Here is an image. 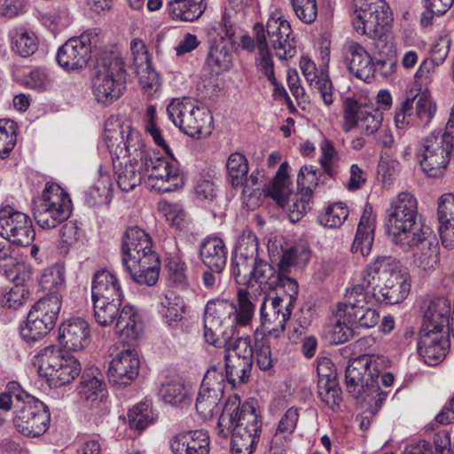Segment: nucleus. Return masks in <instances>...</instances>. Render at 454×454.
<instances>
[{
	"label": "nucleus",
	"instance_id": "72a5a7b5",
	"mask_svg": "<svg viewBox=\"0 0 454 454\" xmlns=\"http://www.w3.org/2000/svg\"><path fill=\"white\" fill-rule=\"evenodd\" d=\"M437 215L442 225L439 228L443 247H454V194H443L439 199Z\"/></svg>",
	"mask_w": 454,
	"mask_h": 454
},
{
	"label": "nucleus",
	"instance_id": "cd10ccee",
	"mask_svg": "<svg viewBox=\"0 0 454 454\" xmlns=\"http://www.w3.org/2000/svg\"><path fill=\"white\" fill-rule=\"evenodd\" d=\"M423 320L419 332L442 333L449 327L452 305L445 297H433L424 301Z\"/></svg>",
	"mask_w": 454,
	"mask_h": 454
},
{
	"label": "nucleus",
	"instance_id": "473e14b6",
	"mask_svg": "<svg viewBox=\"0 0 454 454\" xmlns=\"http://www.w3.org/2000/svg\"><path fill=\"white\" fill-rule=\"evenodd\" d=\"M227 248L218 237H208L200 246L202 262L213 272L221 273L227 262Z\"/></svg>",
	"mask_w": 454,
	"mask_h": 454
},
{
	"label": "nucleus",
	"instance_id": "ddd939ff",
	"mask_svg": "<svg viewBox=\"0 0 454 454\" xmlns=\"http://www.w3.org/2000/svg\"><path fill=\"white\" fill-rule=\"evenodd\" d=\"M288 164L283 162L272 182L263 190L265 196L272 198L278 206L286 208L291 222L296 223L310 208V199L303 192L293 193L289 188Z\"/></svg>",
	"mask_w": 454,
	"mask_h": 454
},
{
	"label": "nucleus",
	"instance_id": "bf43d9fd",
	"mask_svg": "<svg viewBox=\"0 0 454 454\" xmlns=\"http://www.w3.org/2000/svg\"><path fill=\"white\" fill-rule=\"evenodd\" d=\"M335 322L329 327L328 334L331 341L333 343H343L353 335V326L348 323V319L337 316V310L334 312Z\"/></svg>",
	"mask_w": 454,
	"mask_h": 454
},
{
	"label": "nucleus",
	"instance_id": "f3484780",
	"mask_svg": "<svg viewBox=\"0 0 454 454\" xmlns=\"http://www.w3.org/2000/svg\"><path fill=\"white\" fill-rule=\"evenodd\" d=\"M368 296L364 285L347 289L344 301L337 305V316L348 319L353 328L374 327L380 321V315L367 306Z\"/></svg>",
	"mask_w": 454,
	"mask_h": 454
},
{
	"label": "nucleus",
	"instance_id": "3c124183",
	"mask_svg": "<svg viewBox=\"0 0 454 454\" xmlns=\"http://www.w3.org/2000/svg\"><path fill=\"white\" fill-rule=\"evenodd\" d=\"M318 395L328 407L334 409L341 402V391L339 387L337 380L328 381L327 380H318Z\"/></svg>",
	"mask_w": 454,
	"mask_h": 454
},
{
	"label": "nucleus",
	"instance_id": "58836bf2",
	"mask_svg": "<svg viewBox=\"0 0 454 454\" xmlns=\"http://www.w3.org/2000/svg\"><path fill=\"white\" fill-rule=\"evenodd\" d=\"M161 269L160 254L154 248L152 237L144 231V283L154 286Z\"/></svg>",
	"mask_w": 454,
	"mask_h": 454
},
{
	"label": "nucleus",
	"instance_id": "9d476101",
	"mask_svg": "<svg viewBox=\"0 0 454 454\" xmlns=\"http://www.w3.org/2000/svg\"><path fill=\"white\" fill-rule=\"evenodd\" d=\"M352 26L356 33L382 41L387 34L389 7L385 0H353Z\"/></svg>",
	"mask_w": 454,
	"mask_h": 454
},
{
	"label": "nucleus",
	"instance_id": "393cba45",
	"mask_svg": "<svg viewBox=\"0 0 454 454\" xmlns=\"http://www.w3.org/2000/svg\"><path fill=\"white\" fill-rule=\"evenodd\" d=\"M293 305L286 302V299L277 296L268 300L265 298L261 309V322L263 330L269 336L279 338L286 327V323L290 318Z\"/></svg>",
	"mask_w": 454,
	"mask_h": 454
},
{
	"label": "nucleus",
	"instance_id": "4468645a",
	"mask_svg": "<svg viewBox=\"0 0 454 454\" xmlns=\"http://www.w3.org/2000/svg\"><path fill=\"white\" fill-rule=\"evenodd\" d=\"M82 371L79 360L73 355L53 346L45 348L41 353L38 372L46 378L49 386L59 387L72 382Z\"/></svg>",
	"mask_w": 454,
	"mask_h": 454
},
{
	"label": "nucleus",
	"instance_id": "423d86ee",
	"mask_svg": "<svg viewBox=\"0 0 454 454\" xmlns=\"http://www.w3.org/2000/svg\"><path fill=\"white\" fill-rule=\"evenodd\" d=\"M262 422L255 409L249 403L241 405L240 399L230 397L223 409L218 420V434L226 438L229 434L259 438Z\"/></svg>",
	"mask_w": 454,
	"mask_h": 454
},
{
	"label": "nucleus",
	"instance_id": "a211bd4d",
	"mask_svg": "<svg viewBox=\"0 0 454 454\" xmlns=\"http://www.w3.org/2000/svg\"><path fill=\"white\" fill-rule=\"evenodd\" d=\"M257 26L262 27L264 37L268 44L271 45L276 57L281 60H286L296 55L297 41L290 23L279 11H275L270 14L266 25L257 22L254 25L253 29Z\"/></svg>",
	"mask_w": 454,
	"mask_h": 454
},
{
	"label": "nucleus",
	"instance_id": "09e8293b",
	"mask_svg": "<svg viewBox=\"0 0 454 454\" xmlns=\"http://www.w3.org/2000/svg\"><path fill=\"white\" fill-rule=\"evenodd\" d=\"M64 273L59 267H51L44 270L39 280V286L43 291H47L46 296L59 294V289L64 285Z\"/></svg>",
	"mask_w": 454,
	"mask_h": 454
},
{
	"label": "nucleus",
	"instance_id": "2eb2a0df",
	"mask_svg": "<svg viewBox=\"0 0 454 454\" xmlns=\"http://www.w3.org/2000/svg\"><path fill=\"white\" fill-rule=\"evenodd\" d=\"M345 384L348 392L361 404L381 402L386 395L379 392L370 370V360L366 356H357L349 360L345 371Z\"/></svg>",
	"mask_w": 454,
	"mask_h": 454
},
{
	"label": "nucleus",
	"instance_id": "8fccbe9b",
	"mask_svg": "<svg viewBox=\"0 0 454 454\" xmlns=\"http://www.w3.org/2000/svg\"><path fill=\"white\" fill-rule=\"evenodd\" d=\"M163 315L168 325L182 320L184 309V301L179 295L170 294L166 295L165 301L161 302Z\"/></svg>",
	"mask_w": 454,
	"mask_h": 454
},
{
	"label": "nucleus",
	"instance_id": "79ce46f5",
	"mask_svg": "<svg viewBox=\"0 0 454 454\" xmlns=\"http://www.w3.org/2000/svg\"><path fill=\"white\" fill-rule=\"evenodd\" d=\"M248 170V160L243 153L235 152L229 155L226 171L228 182L232 187H239L244 184Z\"/></svg>",
	"mask_w": 454,
	"mask_h": 454
},
{
	"label": "nucleus",
	"instance_id": "774afa93",
	"mask_svg": "<svg viewBox=\"0 0 454 454\" xmlns=\"http://www.w3.org/2000/svg\"><path fill=\"white\" fill-rule=\"evenodd\" d=\"M119 286L116 277L106 270H98L92 279V295L107 291L110 287Z\"/></svg>",
	"mask_w": 454,
	"mask_h": 454
},
{
	"label": "nucleus",
	"instance_id": "f704fd0d",
	"mask_svg": "<svg viewBox=\"0 0 454 454\" xmlns=\"http://www.w3.org/2000/svg\"><path fill=\"white\" fill-rule=\"evenodd\" d=\"M300 67L309 86L317 90L325 105L330 106L333 102L332 93V82L326 74L318 73L313 61L306 57H302Z\"/></svg>",
	"mask_w": 454,
	"mask_h": 454
},
{
	"label": "nucleus",
	"instance_id": "864d4df0",
	"mask_svg": "<svg viewBox=\"0 0 454 454\" xmlns=\"http://www.w3.org/2000/svg\"><path fill=\"white\" fill-rule=\"evenodd\" d=\"M224 348V355H230V356H238L246 360L254 361V348L251 343V339L247 338H237L234 341L232 339L228 341V344Z\"/></svg>",
	"mask_w": 454,
	"mask_h": 454
},
{
	"label": "nucleus",
	"instance_id": "a18cd8bd",
	"mask_svg": "<svg viewBox=\"0 0 454 454\" xmlns=\"http://www.w3.org/2000/svg\"><path fill=\"white\" fill-rule=\"evenodd\" d=\"M117 184L121 191L125 192L140 185L142 184V164L137 163L136 165L134 161H129V164L126 163L124 170L118 173Z\"/></svg>",
	"mask_w": 454,
	"mask_h": 454
},
{
	"label": "nucleus",
	"instance_id": "9b49d317",
	"mask_svg": "<svg viewBox=\"0 0 454 454\" xmlns=\"http://www.w3.org/2000/svg\"><path fill=\"white\" fill-rule=\"evenodd\" d=\"M15 395L13 424L18 432L27 437L43 435L49 429L51 423L49 408L31 395Z\"/></svg>",
	"mask_w": 454,
	"mask_h": 454
},
{
	"label": "nucleus",
	"instance_id": "7ed1b4c3",
	"mask_svg": "<svg viewBox=\"0 0 454 454\" xmlns=\"http://www.w3.org/2000/svg\"><path fill=\"white\" fill-rule=\"evenodd\" d=\"M387 215V234L399 248H408L414 237L430 228L421 220L417 199L407 192H400L393 200Z\"/></svg>",
	"mask_w": 454,
	"mask_h": 454
},
{
	"label": "nucleus",
	"instance_id": "5fc2aeb1",
	"mask_svg": "<svg viewBox=\"0 0 454 454\" xmlns=\"http://www.w3.org/2000/svg\"><path fill=\"white\" fill-rule=\"evenodd\" d=\"M295 16L305 24L313 23L317 17V0H290Z\"/></svg>",
	"mask_w": 454,
	"mask_h": 454
},
{
	"label": "nucleus",
	"instance_id": "1a4fd4ad",
	"mask_svg": "<svg viewBox=\"0 0 454 454\" xmlns=\"http://www.w3.org/2000/svg\"><path fill=\"white\" fill-rule=\"evenodd\" d=\"M167 113L173 123L191 137L200 138L211 133L213 118L209 111L189 98L172 99Z\"/></svg>",
	"mask_w": 454,
	"mask_h": 454
},
{
	"label": "nucleus",
	"instance_id": "a878e982",
	"mask_svg": "<svg viewBox=\"0 0 454 454\" xmlns=\"http://www.w3.org/2000/svg\"><path fill=\"white\" fill-rule=\"evenodd\" d=\"M142 229L136 225L128 227L121 239L122 263L130 278L142 283Z\"/></svg>",
	"mask_w": 454,
	"mask_h": 454
},
{
	"label": "nucleus",
	"instance_id": "e433bc0d",
	"mask_svg": "<svg viewBox=\"0 0 454 454\" xmlns=\"http://www.w3.org/2000/svg\"><path fill=\"white\" fill-rule=\"evenodd\" d=\"M254 32L257 45V56L255 57V65L258 72L263 74L271 84H277V79L274 74V63L271 53L269 49L268 42L263 35V29L261 26L255 27Z\"/></svg>",
	"mask_w": 454,
	"mask_h": 454
},
{
	"label": "nucleus",
	"instance_id": "412c9836",
	"mask_svg": "<svg viewBox=\"0 0 454 454\" xmlns=\"http://www.w3.org/2000/svg\"><path fill=\"white\" fill-rule=\"evenodd\" d=\"M0 236L14 245L27 247L35 239V232L27 215L6 207L0 210Z\"/></svg>",
	"mask_w": 454,
	"mask_h": 454
},
{
	"label": "nucleus",
	"instance_id": "a19ab883",
	"mask_svg": "<svg viewBox=\"0 0 454 454\" xmlns=\"http://www.w3.org/2000/svg\"><path fill=\"white\" fill-rule=\"evenodd\" d=\"M168 12L175 20L192 22L204 13L207 4L205 0L185 1L182 4H168Z\"/></svg>",
	"mask_w": 454,
	"mask_h": 454
},
{
	"label": "nucleus",
	"instance_id": "6e6d98bb",
	"mask_svg": "<svg viewBox=\"0 0 454 454\" xmlns=\"http://www.w3.org/2000/svg\"><path fill=\"white\" fill-rule=\"evenodd\" d=\"M12 48L22 58L29 57L37 50L36 37L27 32L16 33L12 37Z\"/></svg>",
	"mask_w": 454,
	"mask_h": 454
},
{
	"label": "nucleus",
	"instance_id": "20e7f679",
	"mask_svg": "<svg viewBox=\"0 0 454 454\" xmlns=\"http://www.w3.org/2000/svg\"><path fill=\"white\" fill-rule=\"evenodd\" d=\"M127 75L124 62L118 52L105 51L97 55L91 88L98 103L108 106L118 100L125 88L123 83Z\"/></svg>",
	"mask_w": 454,
	"mask_h": 454
},
{
	"label": "nucleus",
	"instance_id": "0e129e2a",
	"mask_svg": "<svg viewBox=\"0 0 454 454\" xmlns=\"http://www.w3.org/2000/svg\"><path fill=\"white\" fill-rule=\"evenodd\" d=\"M14 282V286L11 287L7 294L5 304L9 308L16 309L20 307L23 301L28 299L29 292L23 285L24 278L19 276V279L11 278Z\"/></svg>",
	"mask_w": 454,
	"mask_h": 454
},
{
	"label": "nucleus",
	"instance_id": "49530a36",
	"mask_svg": "<svg viewBox=\"0 0 454 454\" xmlns=\"http://www.w3.org/2000/svg\"><path fill=\"white\" fill-rule=\"evenodd\" d=\"M348 215V207L342 202L328 206L325 211L319 215V223L329 228L340 227Z\"/></svg>",
	"mask_w": 454,
	"mask_h": 454
},
{
	"label": "nucleus",
	"instance_id": "69168bd1",
	"mask_svg": "<svg viewBox=\"0 0 454 454\" xmlns=\"http://www.w3.org/2000/svg\"><path fill=\"white\" fill-rule=\"evenodd\" d=\"M322 158L320 160L324 170L329 175L333 176L336 172V161L338 153L331 141L324 139L321 143Z\"/></svg>",
	"mask_w": 454,
	"mask_h": 454
},
{
	"label": "nucleus",
	"instance_id": "338daca9",
	"mask_svg": "<svg viewBox=\"0 0 454 454\" xmlns=\"http://www.w3.org/2000/svg\"><path fill=\"white\" fill-rule=\"evenodd\" d=\"M238 258L248 260L249 262H256L259 261L258 256V243L255 237H247L242 239L236 248V254Z\"/></svg>",
	"mask_w": 454,
	"mask_h": 454
},
{
	"label": "nucleus",
	"instance_id": "f8f14e48",
	"mask_svg": "<svg viewBox=\"0 0 454 454\" xmlns=\"http://www.w3.org/2000/svg\"><path fill=\"white\" fill-rule=\"evenodd\" d=\"M62 305L61 296L42 297L30 309L25 325L20 328L22 339L35 342L45 337L55 326Z\"/></svg>",
	"mask_w": 454,
	"mask_h": 454
},
{
	"label": "nucleus",
	"instance_id": "b1692460",
	"mask_svg": "<svg viewBox=\"0 0 454 454\" xmlns=\"http://www.w3.org/2000/svg\"><path fill=\"white\" fill-rule=\"evenodd\" d=\"M219 29L224 32V35H220L219 39H211L209 41L208 51L206 58V64L212 73L220 74L230 70L233 66V54L231 47L227 37L234 35L232 25L223 15L222 21L219 23Z\"/></svg>",
	"mask_w": 454,
	"mask_h": 454
},
{
	"label": "nucleus",
	"instance_id": "7c9ffc66",
	"mask_svg": "<svg viewBox=\"0 0 454 454\" xmlns=\"http://www.w3.org/2000/svg\"><path fill=\"white\" fill-rule=\"evenodd\" d=\"M210 439L205 430L184 431L169 441L173 454H209Z\"/></svg>",
	"mask_w": 454,
	"mask_h": 454
},
{
	"label": "nucleus",
	"instance_id": "c9c22d12",
	"mask_svg": "<svg viewBox=\"0 0 454 454\" xmlns=\"http://www.w3.org/2000/svg\"><path fill=\"white\" fill-rule=\"evenodd\" d=\"M375 216L372 214V208H364L352 245V251L368 255L374 240Z\"/></svg>",
	"mask_w": 454,
	"mask_h": 454
},
{
	"label": "nucleus",
	"instance_id": "f03ea898",
	"mask_svg": "<svg viewBox=\"0 0 454 454\" xmlns=\"http://www.w3.org/2000/svg\"><path fill=\"white\" fill-rule=\"evenodd\" d=\"M365 293L384 305L400 303L411 290L410 275L399 261L381 255L367 265L364 284Z\"/></svg>",
	"mask_w": 454,
	"mask_h": 454
},
{
	"label": "nucleus",
	"instance_id": "4be33fe9",
	"mask_svg": "<svg viewBox=\"0 0 454 454\" xmlns=\"http://www.w3.org/2000/svg\"><path fill=\"white\" fill-rule=\"evenodd\" d=\"M144 170L147 173L146 186L152 191L171 192L183 185L177 168L162 157H146Z\"/></svg>",
	"mask_w": 454,
	"mask_h": 454
},
{
	"label": "nucleus",
	"instance_id": "dca6fc26",
	"mask_svg": "<svg viewBox=\"0 0 454 454\" xmlns=\"http://www.w3.org/2000/svg\"><path fill=\"white\" fill-rule=\"evenodd\" d=\"M101 38L96 31H86L79 37L67 41L58 51L57 61L67 71L80 70L85 67L91 53L95 58L106 50L101 49Z\"/></svg>",
	"mask_w": 454,
	"mask_h": 454
},
{
	"label": "nucleus",
	"instance_id": "aec40b11",
	"mask_svg": "<svg viewBox=\"0 0 454 454\" xmlns=\"http://www.w3.org/2000/svg\"><path fill=\"white\" fill-rule=\"evenodd\" d=\"M224 376L212 366L206 372L198 394L195 408L203 419H210L219 411V403L224 391Z\"/></svg>",
	"mask_w": 454,
	"mask_h": 454
},
{
	"label": "nucleus",
	"instance_id": "680f3d73",
	"mask_svg": "<svg viewBox=\"0 0 454 454\" xmlns=\"http://www.w3.org/2000/svg\"><path fill=\"white\" fill-rule=\"evenodd\" d=\"M169 280L178 288H186L189 286L186 276V265L178 257H173L168 262Z\"/></svg>",
	"mask_w": 454,
	"mask_h": 454
},
{
	"label": "nucleus",
	"instance_id": "13d9d810",
	"mask_svg": "<svg viewBox=\"0 0 454 454\" xmlns=\"http://www.w3.org/2000/svg\"><path fill=\"white\" fill-rule=\"evenodd\" d=\"M318 175L320 170L312 166L301 167L297 178L298 189L309 197H312L313 188L318 184Z\"/></svg>",
	"mask_w": 454,
	"mask_h": 454
},
{
	"label": "nucleus",
	"instance_id": "4d7b16f0",
	"mask_svg": "<svg viewBox=\"0 0 454 454\" xmlns=\"http://www.w3.org/2000/svg\"><path fill=\"white\" fill-rule=\"evenodd\" d=\"M157 208L171 225L176 226V228L182 227L184 223L186 214L179 204H171L166 200H160L157 204Z\"/></svg>",
	"mask_w": 454,
	"mask_h": 454
},
{
	"label": "nucleus",
	"instance_id": "bb28decb",
	"mask_svg": "<svg viewBox=\"0 0 454 454\" xmlns=\"http://www.w3.org/2000/svg\"><path fill=\"white\" fill-rule=\"evenodd\" d=\"M408 248H401L403 252H412L415 264L423 270L434 269L439 262V247L435 235L431 228L414 237Z\"/></svg>",
	"mask_w": 454,
	"mask_h": 454
},
{
	"label": "nucleus",
	"instance_id": "5701e85b",
	"mask_svg": "<svg viewBox=\"0 0 454 454\" xmlns=\"http://www.w3.org/2000/svg\"><path fill=\"white\" fill-rule=\"evenodd\" d=\"M123 341L128 348L119 352L109 363L107 369V377L110 383L114 385L127 386L130 384L137 376L140 370L139 344L129 345L126 338Z\"/></svg>",
	"mask_w": 454,
	"mask_h": 454
},
{
	"label": "nucleus",
	"instance_id": "603ef678",
	"mask_svg": "<svg viewBox=\"0 0 454 454\" xmlns=\"http://www.w3.org/2000/svg\"><path fill=\"white\" fill-rule=\"evenodd\" d=\"M415 103V113L417 117L425 124H427L434 117L436 112V105L432 100L431 97L421 92L411 98Z\"/></svg>",
	"mask_w": 454,
	"mask_h": 454
},
{
	"label": "nucleus",
	"instance_id": "c85d7f7f",
	"mask_svg": "<svg viewBox=\"0 0 454 454\" xmlns=\"http://www.w3.org/2000/svg\"><path fill=\"white\" fill-rule=\"evenodd\" d=\"M90 325L81 317L71 318L59 326V341L69 350H82L90 345Z\"/></svg>",
	"mask_w": 454,
	"mask_h": 454
},
{
	"label": "nucleus",
	"instance_id": "de8ad7c7",
	"mask_svg": "<svg viewBox=\"0 0 454 454\" xmlns=\"http://www.w3.org/2000/svg\"><path fill=\"white\" fill-rule=\"evenodd\" d=\"M279 272L267 262L259 260L255 262L252 278L260 285H265L269 289H275L279 281Z\"/></svg>",
	"mask_w": 454,
	"mask_h": 454
},
{
	"label": "nucleus",
	"instance_id": "e2e57ef3",
	"mask_svg": "<svg viewBox=\"0 0 454 454\" xmlns=\"http://www.w3.org/2000/svg\"><path fill=\"white\" fill-rule=\"evenodd\" d=\"M255 262H249L248 260L235 256L232 263V274L239 285H246L252 279Z\"/></svg>",
	"mask_w": 454,
	"mask_h": 454
},
{
	"label": "nucleus",
	"instance_id": "052dcab7",
	"mask_svg": "<svg viewBox=\"0 0 454 454\" xmlns=\"http://www.w3.org/2000/svg\"><path fill=\"white\" fill-rule=\"evenodd\" d=\"M124 145L125 152L131 157L129 161H134L136 165L142 161V136L139 130L129 128Z\"/></svg>",
	"mask_w": 454,
	"mask_h": 454
},
{
	"label": "nucleus",
	"instance_id": "f257e3e1",
	"mask_svg": "<svg viewBox=\"0 0 454 454\" xmlns=\"http://www.w3.org/2000/svg\"><path fill=\"white\" fill-rule=\"evenodd\" d=\"M238 307L228 300L209 301L204 310V338L206 341L221 348L228 344L237 325H247L254 316V305L248 291L239 288L237 293Z\"/></svg>",
	"mask_w": 454,
	"mask_h": 454
},
{
	"label": "nucleus",
	"instance_id": "ea45409f",
	"mask_svg": "<svg viewBox=\"0 0 454 454\" xmlns=\"http://www.w3.org/2000/svg\"><path fill=\"white\" fill-rule=\"evenodd\" d=\"M226 379L230 384L236 387L237 384H244L248 380L254 361L246 360L238 356L224 355Z\"/></svg>",
	"mask_w": 454,
	"mask_h": 454
},
{
	"label": "nucleus",
	"instance_id": "2f4dec72",
	"mask_svg": "<svg viewBox=\"0 0 454 454\" xmlns=\"http://www.w3.org/2000/svg\"><path fill=\"white\" fill-rule=\"evenodd\" d=\"M449 348V340L443 333L419 332L418 351L428 365L434 366L442 362L445 358Z\"/></svg>",
	"mask_w": 454,
	"mask_h": 454
},
{
	"label": "nucleus",
	"instance_id": "6ab92c4d",
	"mask_svg": "<svg viewBox=\"0 0 454 454\" xmlns=\"http://www.w3.org/2000/svg\"><path fill=\"white\" fill-rule=\"evenodd\" d=\"M344 122L342 129L349 132L357 127L366 136L380 130L383 121V113L373 106H363L353 98H346L343 104Z\"/></svg>",
	"mask_w": 454,
	"mask_h": 454
},
{
	"label": "nucleus",
	"instance_id": "0eeeda50",
	"mask_svg": "<svg viewBox=\"0 0 454 454\" xmlns=\"http://www.w3.org/2000/svg\"><path fill=\"white\" fill-rule=\"evenodd\" d=\"M121 303L93 301L94 318L101 326H108L116 320V327L121 330V335L129 345H138L142 335V317L130 305Z\"/></svg>",
	"mask_w": 454,
	"mask_h": 454
},
{
	"label": "nucleus",
	"instance_id": "6e6552de",
	"mask_svg": "<svg viewBox=\"0 0 454 454\" xmlns=\"http://www.w3.org/2000/svg\"><path fill=\"white\" fill-rule=\"evenodd\" d=\"M34 217L43 229H52L68 219L71 199L57 184L47 183L42 196L35 199Z\"/></svg>",
	"mask_w": 454,
	"mask_h": 454
},
{
	"label": "nucleus",
	"instance_id": "39448f33",
	"mask_svg": "<svg viewBox=\"0 0 454 454\" xmlns=\"http://www.w3.org/2000/svg\"><path fill=\"white\" fill-rule=\"evenodd\" d=\"M415 154L420 169L427 177L442 178L450 160L454 159V136L446 131L442 135L430 133L419 141Z\"/></svg>",
	"mask_w": 454,
	"mask_h": 454
},
{
	"label": "nucleus",
	"instance_id": "4c0bfd02",
	"mask_svg": "<svg viewBox=\"0 0 454 454\" xmlns=\"http://www.w3.org/2000/svg\"><path fill=\"white\" fill-rule=\"evenodd\" d=\"M159 393L164 403L174 407L190 405L192 401L191 389L181 380H171L162 383Z\"/></svg>",
	"mask_w": 454,
	"mask_h": 454
},
{
	"label": "nucleus",
	"instance_id": "c756f323",
	"mask_svg": "<svg viewBox=\"0 0 454 454\" xmlns=\"http://www.w3.org/2000/svg\"><path fill=\"white\" fill-rule=\"evenodd\" d=\"M344 62L356 78L370 82L372 79V59L364 46L349 42L343 48Z\"/></svg>",
	"mask_w": 454,
	"mask_h": 454
},
{
	"label": "nucleus",
	"instance_id": "c03bdc74",
	"mask_svg": "<svg viewBox=\"0 0 454 454\" xmlns=\"http://www.w3.org/2000/svg\"><path fill=\"white\" fill-rule=\"evenodd\" d=\"M17 123L10 119H0V157L9 156L17 142Z\"/></svg>",
	"mask_w": 454,
	"mask_h": 454
},
{
	"label": "nucleus",
	"instance_id": "37998d69",
	"mask_svg": "<svg viewBox=\"0 0 454 454\" xmlns=\"http://www.w3.org/2000/svg\"><path fill=\"white\" fill-rule=\"evenodd\" d=\"M100 372L98 368H90L85 370L81 377L82 392L87 400H94L95 396L103 395L105 391V383L98 379Z\"/></svg>",
	"mask_w": 454,
	"mask_h": 454
}]
</instances>
